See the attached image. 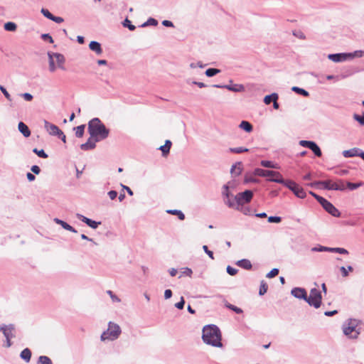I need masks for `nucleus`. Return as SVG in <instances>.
Wrapping results in <instances>:
<instances>
[{
	"label": "nucleus",
	"mask_w": 364,
	"mask_h": 364,
	"mask_svg": "<svg viewBox=\"0 0 364 364\" xmlns=\"http://www.w3.org/2000/svg\"><path fill=\"white\" fill-rule=\"evenodd\" d=\"M38 364H53L50 358L46 355H41L38 358Z\"/></svg>",
	"instance_id": "obj_44"
},
{
	"label": "nucleus",
	"mask_w": 364,
	"mask_h": 364,
	"mask_svg": "<svg viewBox=\"0 0 364 364\" xmlns=\"http://www.w3.org/2000/svg\"><path fill=\"white\" fill-rule=\"evenodd\" d=\"M267 289H268V286H267V283L264 281H262L260 283V287H259V294L260 296L264 295L267 292Z\"/></svg>",
	"instance_id": "obj_48"
},
{
	"label": "nucleus",
	"mask_w": 364,
	"mask_h": 364,
	"mask_svg": "<svg viewBox=\"0 0 364 364\" xmlns=\"http://www.w3.org/2000/svg\"><path fill=\"white\" fill-rule=\"evenodd\" d=\"M253 174L261 177L272 176V174H279L278 171L262 169L260 168H256L254 170Z\"/></svg>",
	"instance_id": "obj_16"
},
{
	"label": "nucleus",
	"mask_w": 364,
	"mask_h": 364,
	"mask_svg": "<svg viewBox=\"0 0 364 364\" xmlns=\"http://www.w3.org/2000/svg\"><path fill=\"white\" fill-rule=\"evenodd\" d=\"M328 58L335 63L343 62L348 59V53L329 54Z\"/></svg>",
	"instance_id": "obj_15"
},
{
	"label": "nucleus",
	"mask_w": 364,
	"mask_h": 364,
	"mask_svg": "<svg viewBox=\"0 0 364 364\" xmlns=\"http://www.w3.org/2000/svg\"><path fill=\"white\" fill-rule=\"evenodd\" d=\"M322 301L321 292L316 288H312L310 290V294L307 296L306 302L311 306L318 309L321 306Z\"/></svg>",
	"instance_id": "obj_5"
},
{
	"label": "nucleus",
	"mask_w": 364,
	"mask_h": 364,
	"mask_svg": "<svg viewBox=\"0 0 364 364\" xmlns=\"http://www.w3.org/2000/svg\"><path fill=\"white\" fill-rule=\"evenodd\" d=\"M361 330L360 321L357 319L350 318L343 325V333L350 338H357Z\"/></svg>",
	"instance_id": "obj_3"
},
{
	"label": "nucleus",
	"mask_w": 364,
	"mask_h": 364,
	"mask_svg": "<svg viewBox=\"0 0 364 364\" xmlns=\"http://www.w3.org/2000/svg\"><path fill=\"white\" fill-rule=\"evenodd\" d=\"M294 194L299 198H304L306 196V193L303 188L300 187L298 184L295 186V188H294V191H292Z\"/></svg>",
	"instance_id": "obj_24"
},
{
	"label": "nucleus",
	"mask_w": 364,
	"mask_h": 364,
	"mask_svg": "<svg viewBox=\"0 0 364 364\" xmlns=\"http://www.w3.org/2000/svg\"><path fill=\"white\" fill-rule=\"evenodd\" d=\"M279 269L277 268L272 269L267 274V277L273 278L279 274Z\"/></svg>",
	"instance_id": "obj_54"
},
{
	"label": "nucleus",
	"mask_w": 364,
	"mask_h": 364,
	"mask_svg": "<svg viewBox=\"0 0 364 364\" xmlns=\"http://www.w3.org/2000/svg\"><path fill=\"white\" fill-rule=\"evenodd\" d=\"M21 96L26 100V101H28V102H30L33 100V97L31 94L30 93H28V92H25V93H23L21 95Z\"/></svg>",
	"instance_id": "obj_61"
},
{
	"label": "nucleus",
	"mask_w": 364,
	"mask_h": 364,
	"mask_svg": "<svg viewBox=\"0 0 364 364\" xmlns=\"http://www.w3.org/2000/svg\"><path fill=\"white\" fill-rule=\"evenodd\" d=\"M291 90L304 97H308L309 95V93L306 90L296 86L292 87Z\"/></svg>",
	"instance_id": "obj_36"
},
{
	"label": "nucleus",
	"mask_w": 364,
	"mask_h": 364,
	"mask_svg": "<svg viewBox=\"0 0 364 364\" xmlns=\"http://www.w3.org/2000/svg\"><path fill=\"white\" fill-rule=\"evenodd\" d=\"M244 181L246 183H257V182H258V180L257 178H254L252 176L246 175L245 177Z\"/></svg>",
	"instance_id": "obj_57"
},
{
	"label": "nucleus",
	"mask_w": 364,
	"mask_h": 364,
	"mask_svg": "<svg viewBox=\"0 0 364 364\" xmlns=\"http://www.w3.org/2000/svg\"><path fill=\"white\" fill-rule=\"evenodd\" d=\"M333 186V191H343L346 188V183L343 180H339L338 182H335Z\"/></svg>",
	"instance_id": "obj_33"
},
{
	"label": "nucleus",
	"mask_w": 364,
	"mask_h": 364,
	"mask_svg": "<svg viewBox=\"0 0 364 364\" xmlns=\"http://www.w3.org/2000/svg\"><path fill=\"white\" fill-rule=\"evenodd\" d=\"M329 252L339 253L341 255H348V251L342 247H329Z\"/></svg>",
	"instance_id": "obj_37"
},
{
	"label": "nucleus",
	"mask_w": 364,
	"mask_h": 364,
	"mask_svg": "<svg viewBox=\"0 0 364 364\" xmlns=\"http://www.w3.org/2000/svg\"><path fill=\"white\" fill-rule=\"evenodd\" d=\"M193 274V271L189 267H184L181 269V274L179 276V278H181L182 276H187V277H191Z\"/></svg>",
	"instance_id": "obj_51"
},
{
	"label": "nucleus",
	"mask_w": 364,
	"mask_h": 364,
	"mask_svg": "<svg viewBox=\"0 0 364 364\" xmlns=\"http://www.w3.org/2000/svg\"><path fill=\"white\" fill-rule=\"evenodd\" d=\"M168 214L177 215L178 219L181 220H183L185 219V215L180 210H168L166 211Z\"/></svg>",
	"instance_id": "obj_34"
},
{
	"label": "nucleus",
	"mask_w": 364,
	"mask_h": 364,
	"mask_svg": "<svg viewBox=\"0 0 364 364\" xmlns=\"http://www.w3.org/2000/svg\"><path fill=\"white\" fill-rule=\"evenodd\" d=\"M321 200V201H320V204L329 214L333 217H340V211L331 203H330L326 198Z\"/></svg>",
	"instance_id": "obj_9"
},
{
	"label": "nucleus",
	"mask_w": 364,
	"mask_h": 364,
	"mask_svg": "<svg viewBox=\"0 0 364 364\" xmlns=\"http://www.w3.org/2000/svg\"><path fill=\"white\" fill-rule=\"evenodd\" d=\"M230 82L232 83V80H230ZM213 87L217 88H225L235 92H241L245 91V87L241 84L214 85Z\"/></svg>",
	"instance_id": "obj_10"
},
{
	"label": "nucleus",
	"mask_w": 364,
	"mask_h": 364,
	"mask_svg": "<svg viewBox=\"0 0 364 364\" xmlns=\"http://www.w3.org/2000/svg\"><path fill=\"white\" fill-rule=\"evenodd\" d=\"M51 54H53V58H55L58 67L63 70H65L64 66V63L65 61L64 55L58 53H51Z\"/></svg>",
	"instance_id": "obj_20"
},
{
	"label": "nucleus",
	"mask_w": 364,
	"mask_h": 364,
	"mask_svg": "<svg viewBox=\"0 0 364 364\" xmlns=\"http://www.w3.org/2000/svg\"><path fill=\"white\" fill-rule=\"evenodd\" d=\"M282 221V218L279 216H269L268 218V222L269 223H279Z\"/></svg>",
	"instance_id": "obj_55"
},
{
	"label": "nucleus",
	"mask_w": 364,
	"mask_h": 364,
	"mask_svg": "<svg viewBox=\"0 0 364 364\" xmlns=\"http://www.w3.org/2000/svg\"><path fill=\"white\" fill-rule=\"evenodd\" d=\"M227 272L231 275V276H234L237 274V269H235V268H233L231 266L228 265L227 267Z\"/></svg>",
	"instance_id": "obj_60"
},
{
	"label": "nucleus",
	"mask_w": 364,
	"mask_h": 364,
	"mask_svg": "<svg viewBox=\"0 0 364 364\" xmlns=\"http://www.w3.org/2000/svg\"><path fill=\"white\" fill-rule=\"evenodd\" d=\"M237 265L245 269H251L252 265L251 262L247 259H242L237 262Z\"/></svg>",
	"instance_id": "obj_26"
},
{
	"label": "nucleus",
	"mask_w": 364,
	"mask_h": 364,
	"mask_svg": "<svg viewBox=\"0 0 364 364\" xmlns=\"http://www.w3.org/2000/svg\"><path fill=\"white\" fill-rule=\"evenodd\" d=\"M107 294L110 296L112 302L114 303H119L121 299L114 294V292L111 290H107Z\"/></svg>",
	"instance_id": "obj_50"
},
{
	"label": "nucleus",
	"mask_w": 364,
	"mask_h": 364,
	"mask_svg": "<svg viewBox=\"0 0 364 364\" xmlns=\"http://www.w3.org/2000/svg\"><path fill=\"white\" fill-rule=\"evenodd\" d=\"M18 131L23 134L25 137H28L31 135V131L28 127L23 123V122H20L18 124Z\"/></svg>",
	"instance_id": "obj_23"
},
{
	"label": "nucleus",
	"mask_w": 364,
	"mask_h": 364,
	"mask_svg": "<svg viewBox=\"0 0 364 364\" xmlns=\"http://www.w3.org/2000/svg\"><path fill=\"white\" fill-rule=\"evenodd\" d=\"M184 304H185V301H184V299L183 297L182 296L181 298V300L180 301L177 302L176 304H175V306L178 309H183V307H184Z\"/></svg>",
	"instance_id": "obj_63"
},
{
	"label": "nucleus",
	"mask_w": 364,
	"mask_h": 364,
	"mask_svg": "<svg viewBox=\"0 0 364 364\" xmlns=\"http://www.w3.org/2000/svg\"><path fill=\"white\" fill-rule=\"evenodd\" d=\"M220 73V70L217 68H208L205 70L206 76L210 77Z\"/></svg>",
	"instance_id": "obj_45"
},
{
	"label": "nucleus",
	"mask_w": 364,
	"mask_h": 364,
	"mask_svg": "<svg viewBox=\"0 0 364 364\" xmlns=\"http://www.w3.org/2000/svg\"><path fill=\"white\" fill-rule=\"evenodd\" d=\"M4 28L7 31H15L17 28V26L15 23L9 21L4 23Z\"/></svg>",
	"instance_id": "obj_40"
},
{
	"label": "nucleus",
	"mask_w": 364,
	"mask_h": 364,
	"mask_svg": "<svg viewBox=\"0 0 364 364\" xmlns=\"http://www.w3.org/2000/svg\"><path fill=\"white\" fill-rule=\"evenodd\" d=\"M360 151V149L355 147L348 150L343 151L342 154L345 158H350L354 156H359Z\"/></svg>",
	"instance_id": "obj_19"
},
{
	"label": "nucleus",
	"mask_w": 364,
	"mask_h": 364,
	"mask_svg": "<svg viewBox=\"0 0 364 364\" xmlns=\"http://www.w3.org/2000/svg\"><path fill=\"white\" fill-rule=\"evenodd\" d=\"M76 217L77 219L85 223L87 225H88L92 229H97L98 226L101 224V222L92 220V219L88 218L80 213H77Z\"/></svg>",
	"instance_id": "obj_12"
},
{
	"label": "nucleus",
	"mask_w": 364,
	"mask_h": 364,
	"mask_svg": "<svg viewBox=\"0 0 364 364\" xmlns=\"http://www.w3.org/2000/svg\"><path fill=\"white\" fill-rule=\"evenodd\" d=\"M253 198V192L251 190H246L239 193L235 196L236 207L235 209L240 210V207L244 203H250Z\"/></svg>",
	"instance_id": "obj_7"
},
{
	"label": "nucleus",
	"mask_w": 364,
	"mask_h": 364,
	"mask_svg": "<svg viewBox=\"0 0 364 364\" xmlns=\"http://www.w3.org/2000/svg\"><path fill=\"white\" fill-rule=\"evenodd\" d=\"M171 144L172 143L170 140H166L165 144L160 146L159 149L162 151L163 156H165L169 153Z\"/></svg>",
	"instance_id": "obj_29"
},
{
	"label": "nucleus",
	"mask_w": 364,
	"mask_h": 364,
	"mask_svg": "<svg viewBox=\"0 0 364 364\" xmlns=\"http://www.w3.org/2000/svg\"><path fill=\"white\" fill-rule=\"evenodd\" d=\"M291 294L299 299L307 300V292L304 288L294 287L291 291Z\"/></svg>",
	"instance_id": "obj_11"
},
{
	"label": "nucleus",
	"mask_w": 364,
	"mask_h": 364,
	"mask_svg": "<svg viewBox=\"0 0 364 364\" xmlns=\"http://www.w3.org/2000/svg\"><path fill=\"white\" fill-rule=\"evenodd\" d=\"M312 252H329V247L318 245L311 249Z\"/></svg>",
	"instance_id": "obj_53"
},
{
	"label": "nucleus",
	"mask_w": 364,
	"mask_h": 364,
	"mask_svg": "<svg viewBox=\"0 0 364 364\" xmlns=\"http://www.w3.org/2000/svg\"><path fill=\"white\" fill-rule=\"evenodd\" d=\"M85 124H81V125L77 126L74 128V129L75 130L76 137L81 138L83 136L84 133H85Z\"/></svg>",
	"instance_id": "obj_35"
},
{
	"label": "nucleus",
	"mask_w": 364,
	"mask_h": 364,
	"mask_svg": "<svg viewBox=\"0 0 364 364\" xmlns=\"http://www.w3.org/2000/svg\"><path fill=\"white\" fill-rule=\"evenodd\" d=\"M0 90L2 92V93L8 100H11L10 94L7 92V90L4 86L0 85Z\"/></svg>",
	"instance_id": "obj_59"
},
{
	"label": "nucleus",
	"mask_w": 364,
	"mask_h": 364,
	"mask_svg": "<svg viewBox=\"0 0 364 364\" xmlns=\"http://www.w3.org/2000/svg\"><path fill=\"white\" fill-rule=\"evenodd\" d=\"M278 98H279L278 94L276 92H274V93H272L271 95H266L264 98V102L266 105H269L272 101L278 100Z\"/></svg>",
	"instance_id": "obj_31"
},
{
	"label": "nucleus",
	"mask_w": 364,
	"mask_h": 364,
	"mask_svg": "<svg viewBox=\"0 0 364 364\" xmlns=\"http://www.w3.org/2000/svg\"><path fill=\"white\" fill-rule=\"evenodd\" d=\"M229 151L234 154H242L244 152L249 151V149L245 147H235V148H230Z\"/></svg>",
	"instance_id": "obj_42"
},
{
	"label": "nucleus",
	"mask_w": 364,
	"mask_h": 364,
	"mask_svg": "<svg viewBox=\"0 0 364 364\" xmlns=\"http://www.w3.org/2000/svg\"><path fill=\"white\" fill-rule=\"evenodd\" d=\"M87 132L90 136L95 138V141H103L109 134V129L105 127L98 117H95L88 122Z\"/></svg>",
	"instance_id": "obj_2"
},
{
	"label": "nucleus",
	"mask_w": 364,
	"mask_h": 364,
	"mask_svg": "<svg viewBox=\"0 0 364 364\" xmlns=\"http://www.w3.org/2000/svg\"><path fill=\"white\" fill-rule=\"evenodd\" d=\"M242 162H237L235 164L232 166L230 173L234 176H239L242 172Z\"/></svg>",
	"instance_id": "obj_25"
},
{
	"label": "nucleus",
	"mask_w": 364,
	"mask_h": 364,
	"mask_svg": "<svg viewBox=\"0 0 364 364\" xmlns=\"http://www.w3.org/2000/svg\"><path fill=\"white\" fill-rule=\"evenodd\" d=\"M275 183L282 184L288 188L290 191H294V188L296 183L291 180H284V178L274 180Z\"/></svg>",
	"instance_id": "obj_21"
},
{
	"label": "nucleus",
	"mask_w": 364,
	"mask_h": 364,
	"mask_svg": "<svg viewBox=\"0 0 364 364\" xmlns=\"http://www.w3.org/2000/svg\"><path fill=\"white\" fill-rule=\"evenodd\" d=\"M225 306L228 309H230V310L233 311L234 312H235L236 314H242V313L243 312V311H242V309H240V308H239V307H237V306H234V305H232V304H230V303H228V302H226V303L225 304Z\"/></svg>",
	"instance_id": "obj_41"
},
{
	"label": "nucleus",
	"mask_w": 364,
	"mask_h": 364,
	"mask_svg": "<svg viewBox=\"0 0 364 364\" xmlns=\"http://www.w3.org/2000/svg\"><path fill=\"white\" fill-rule=\"evenodd\" d=\"M272 178H267L268 181L274 182V180L283 178L282 174L279 172V174H272Z\"/></svg>",
	"instance_id": "obj_62"
},
{
	"label": "nucleus",
	"mask_w": 364,
	"mask_h": 364,
	"mask_svg": "<svg viewBox=\"0 0 364 364\" xmlns=\"http://www.w3.org/2000/svg\"><path fill=\"white\" fill-rule=\"evenodd\" d=\"M202 340L207 345L217 348L223 347L221 331L215 324H208L203 327Z\"/></svg>",
	"instance_id": "obj_1"
},
{
	"label": "nucleus",
	"mask_w": 364,
	"mask_h": 364,
	"mask_svg": "<svg viewBox=\"0 0 364 364\" xmlns=\"http://www.w3.org/2000/svg\"><path fill=\"white\" fill-rule=\"evenodd\" d=\"M203 249L204 252L211 258L212 259H214L213 257V252L208 250V247L206 245L203 246Z\"/></svg>",
	"instance_id": "obj_64"
},
{
	"label": "nucleus",
	"mask_w": 364,
	"mask_h": 364,
	"mask_svg": "<svg viewBox=\"0 0 364 364\" xmlns=\"http://www.w3.org/2000/svg\"><path fill=\"white\" fill-rule=\"evenodd\" d=\"M122 25L124 27L127 28L129 31H134L136 29V26L132 23V21L126 18L122 22Z\"/></svg>",
	"instance_id": "obj_43"
},
{
	"label": "nucleus",
	"mask_w": 364,
	"mask_h": 364,
	"mask_svg": "<svg viewBox=\"0 0 364 364\" xmlns=\"http://www.w3.org/2000/svg\"><path fill=\"white\" fill-rule=\"evenodd\" d=\"M260 164L262 166L265 168H279L278 164L272 161L262 160L261 161Z\"/></svg>",
	"instance_id": "obj_32"
},
{
	"label": "nucleus",
	"mask_w": 364,
	"mask_h": 364,
	"mask_svg": "<svg viewBox=\"0 0 364 364\" xmlns=\"http://www.w3.org/2000/svg\"><path fill=\"white\" fill-rule=\"evenodd\" d=\"M122 333L120 326L112 321L108 323V328L100 336L102 341L117 340Z\"/></svg>",
	"instance_id": "obj_4"
},
{
	"label": "nucleus",
	"mask_w": 364,
	"mask_h": 364,
	"mask_svg": "<svg viewBox=\"0 0 364 364\" xmlns=\"http://www.w3.org/2000/svg\"><path fill=\"white\" fill-rule=\"evenodd\" d=\"M42 14L47 18L51 20L54 15H53L48 9H42Z\"/></svg>",
	"instance_id": "obj_56"
},
{
	"label": "nucleus",
	"mask_w": 364,
	"mask_h": 364,
	"mask_svg": "<svg viewBox=\"0 0 364 364\" xmlns=\"http://www.w3.org/2000/svg\"><path fill=\"white\" fill-rule=\"evenodd\" d=\"M230 187V182L225 184L223 186L222 196L223 197V200L225 204H226L229 208H235L236 207V200L235 196H234L229 188Z\"/></svg>",
	"instance_id": "obj_6"
},
{
	"label": "nucleus",
	"mask_w": 364,
	"mask_h": 364,
	"mask_svg": "<svg viewBox=\"0 0 364 364\" xmlns=\"http://www.w3.org/2000/svg\"><path fill=\"white\" fill-rule=\"evenodd\" d=\"M20 357L21 359L25 360L26 363H28L31 358V351L28 348L23 349L20 354Z\"/></svg>",
	"instance_id": "obj_28"
},
{
	"label": "nucleus",
	"mask_w": 364,
	"mask_h": 364,
	"mask_svg": "<svg viewBox=\"0 0 364 364\" xmlns=\"http://www.w3.org/2000/svg\"><path fill=\"white\" fill-rule=\"evenodd\" d=\"M239 127L246 132H251L253 129L252 125L247 121H242L239 125Z\"/></svg>",
	"instance_id": "obj_30"
},
{
	"label": "nucleus",
	"mask_w": 364,
	"mask_h": 364,
	"mask_svg": "<svg viewBox=\"0 0 364 364\" xmlns=\"http://www.w3.org/2000/svg\"><path fill=\"white\" fill-rule=\"evenodd\" d=\"M299 145L311 150L316 156L321 157L322 155L320 147L314 141L301 140L299 141Z\"/></svg>",
	"instance_id": "obj_8"
},
{
	"label": "nucleus",
	"mask_w": 364,
	"mask_h": 364,
	"mask_svg": "<svg viewBox=\"0 0 364 364\" xmlns=\"http://www.w3.org/2000/svg\"><path fill=\"white\" fill-rule=\"evenodd\" d=\"M48 59H49V70L52 73L55 72L56 70V66L54 63V60L53 58V54L51 52L48 53Z\"/></svg>",
	"instance_id": "obj_38"
},
{
	"label": "nucleus",
	"mask_w": 364,
	"mask_h": 364,
	"mask_svg": "<svg viewBox=\"0 0 364 364\" xmlns=\"http://www.w3.org/2000/svg\"><path fill=\"white\" fill-rule=\"evenodd\" d=\"M44 127L48 132L53 136H57L59 133L62 134V131L55 124L44 121Z\"/></svg>",
	"instance_id": "obj_14"
},
{
	"label": "nucleus",
	"mask_w": 364,
	"mask_h": 364,
	"mask_svg": "<svg viewBox=\"0 0 364 364\" xmlns=\"http://www.w3.org/2000/svg\"><path fill=\"white\" fill-rule=\"evenodd\" d=\"M53 220L56 224L61 225V227L63 228H64L65 230L70 231L72 232H75V233L77 232V230L73 227H72L70 225L67 223L66 222H65L59 218H54Z\"/></svg>",
	"instance_id": "obj_22"
},
{
	"label": "nucleus",
	"mask_w": 364,
	"mask_h": 364,
	"mask_svg": "<svg viewBox=\"0 0 364 364\" xmlns=\"http://www.w3.org/2000/svg\"><path fill=\"white\" fill-rule=\"evenodd\" d=\"M41 38L43 41H48L50 43H53V39L49 33H43L41 35Z\"/></svg>",
	"instance_id": "obj_58"
},
{
	"label": "nucleus",
	"mask_w": 364,
	"mask_h": 364,
	"mask_svg": "<svg viewBox=\"0 0 364 364\" xmlns=\"http://www.w3.org/2000/svg\"><path fill=\"white\" fill-rule=\"evenodd\" d=\"M89 48L95 52L97 55H100L103 53L101 44L95 41H92L89 44Z\"/></svg>",
	"instance_id": "obj_18"
},
{
	"label": "nucleus",
	"mask_w": 364,
	"mask_h": 364,
	"mask_svg": "<svg viewBox=\"0 0 364 364\" xmlns=\"http://www.w3.org/2000/svg\"><path fill=\"white\" fill-rule=\"evenodd\" d=\"M33 152L35 153L38 156L43 159H46L48 157V154L43 149H38L37 148H34L33 149Z\"/></svg>",
	"instance_id": "obj_47"
},
{
	"label": "nucleus",
	"mask_w": 364,
	"mask_h": 364,
	"mask_svg": "<svg viewBox=\"0 0 364 364\" xmlns=\"http://www.w3.org/2000/svg\"><path fill=\"white\" fill-rule=\"evenodd\" d=\"M348 58H362L364 56V50H358L353 53H348Z\"/></svg>",
	"instance_id": "obj_39"
},
{
	"label": "nucleus",
	"mask_w": 364,
	"mask_h": 364,
	"mask_svg": "<svg viewBox=\"0 0 364 364\" xmlns=\"http://www.w3.org/2000/svg\"><path fill=\"white\" fill-rule=\"evenodd\" d=\"M353 119L357 121L360 125L364 126V113L362 115L354 114Z\"/></svg>",
	"instance_id": "obj_52"
},
{
	"label": "nucleus",
	"mask_w": 364,
	"mask_h": 364,
	"mask_svg": "<svg viewBox=\"0 0 364 364\" xmlns=\"http://www.w3.org/2000/svg\"><path fill=\"white\" fill-rule=\"evenodd\" d=\"M97 142V141H95V138L90 136V138L87 139V141L80 145V149L83 151L92 150L96 147Z\"/></svg>",
	"instance_id": "obj_17"
},
{
	"label": "nucleus",
	"mask_w": 364,
	"mask_h": 364,
	"mask_svg": "<svg viewBox=\"0 0 364 364\" xmlns=\"http://www.w3.org/2000/svg\"><path fill=\"white\" fill-rule=\"evenodd\" d=\"M353 270V268L352 266H348L347 269L345 267H341L340 268V271L343 277H347L348 276V271L352 272Z\"/></svg>",
	"instance_id": "obj_49"
},
{
	"label": "nucleus",
	"mask_w": 364,
	"mask_h": 364,
	"mask_svg": "<svg viewBox=\"0 0 364 364\" xmlns=\"http://www.w3.org/2000/svg\"><path fill=\"white\" fill-rule=\"evenodd\" d=\"M316 183H321V186L323 189L326 190H333L335 182H333L331 180H326V181H317Z\"/></svg>",
	"instance_id": "obj_27"
},
{
	"label": "nucleus",
	"mask_w": 364,
	"mask_h": 364,
	"mask_svg": "<svg viewBox=\"0 0 364 364\" xmlns=\"http://www.w3.org/2000/svg\"><path fill=\"white\" fill-rule=\"evenodd\" d=\"M363 182H359V183L347 182L346 187L348 188H349L350 191H353V190H355L358 188L360 187L361 186H363Z\"/></svg>",
	"instance_id": "obj_46"
},
{
	"label": "nucleus",
	"mask_w": 364,
	"mask_h": 364,
	"mask_svg": "<svg viewBox=\"0 0 364 364\" xmlns=\"http://www.w3.org/2000/svg\"><path fill=\"white\" fill-rule=\"evenodd\" d=\"M14 326L13 324H9L8 326L6 325H2L0 327V331L3 333L4 336L6 337V340H11L13 337H14V335L13 332L14 331Z\"/></svg>",
	"instance_id": "obj_13"
}]
</instances>
